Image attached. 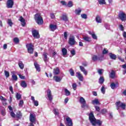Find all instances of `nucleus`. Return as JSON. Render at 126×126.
<instances>
[{
	"mask_svg": "<svg viewBox=\"0 0 126 126\" xmlns=\"http://www.w3.org/2000/svg\"><path fill=\"white\" fill-rule=\"evenodd\" d=\"M89 119L90 120L91 124L93 126H100L102 125V121L99 120H96L94 116V114H93V113H91L89 114Z\"/></svg>",
	"mask_w": 126,
	"mask_h": 126,
	"instance_id": "nucleus-1",
	"label": "nucleus"
},
{
	"mask_svg": "<svg viewBox=\"0 0 126 126\" xmlns=\"http://www.w3.org/2000/svg\"><path fill=\"white\" fill-rule=\"evenodd\" d=\"M34 19L38 25H42V24L44 23L43 18H42V16L40 14H36L34 16Z\"/></svg>",
	"mask_w": 126,
	"mask_h": 126,
	"instance_id": "nucleus-2",
	"label": "nucleus"
},
{
	"mask_svg": "<svg viewBox=\"0 0 126 126\" xmlns=\"http://www.w3.org/2000/svg\"><path fill=\"white\" fill-rule=\"evenodd\" d=\"M115 105L116 106L117 110H119L120 108H122V109H123V110L126 109V103H124L120 101H117L115 103Z\"/></svg>",
	"mask_w": 126,
	"mask_h": 126,
	"instance_id": "nucleus-3",
	"label": "nucleus"
},
{
	"mask_svg": "<svg viewBox=\"0 0 126 126\" xmlns=\"http://www.w3.org/2000/svg\"><path fill=\"white\" fill-rule=\"evenodd\" d=\"M26 47L28 49V52L29 54H33L34 52V46L32 43H28L26 45Z\"/></svg>",
	"mask_w": 126,
	"mask_h": 126,
	"instance_id": "nucleus-4",
	"label": "nucleus"
},
{
	"mask_svg": "<svg viewBox=\"0 0 126 126\" xmlns=\"http://www.w3.org/2000/svg\"><path fill=\"white\" fill-rule=\"evenodd\" d=\"M30 121L31 124H36V115L34 114H30Z\"/></svg>",
	"mask_w": 126,
	"mask_h": 126,
	"instance_id": "nucleus-5",
	"label": "nucleus"
},
{
	"mask_svg": "<svg viewBox=\"0 0 126 126\" xmlns=\"http://www.w3.org/2000/svg\"><path fill=\"white\" fill-rule=\"evenodd\" d=\"M76 43V41H75V38H74V36H70L68 40V44L70 45V46H73Z\"/></svg>",
	"mask_w": 126,
	"mask_h": 126,
	"instance_id": "nucleus-6",
	"label": "nucleus"
},
{
	"mask_svg": "<svg viewBox=\"0 0 126 126\" xmlns=\"http://www.w3.org/2000/svg\"><path fill=\"white\" fill-rule=\"evenodd\" d=\"M13 4H14V2H13V0H8L7 1L6 6L7 8H12Z\"/></svg>",
	"mask_w": 126,
	"mask_h": 126,
	"instance_id": "nucleus-7",
	"label": "nucleus"
},
{
	"mask_svg": "<svg viewBox=\"0 0 126 126\" xmlns=\"http://www.w3.org/2000/svg\"><path fill=\"white\" fill-rule=\"evenodd\" d=\"M119 18L122 20V21H126V13L124 12H121L119 14Z\"/></svg>",
	"mask_w": 126,
	"mask_h": 126,
	"instance_id": "nucleus-8",
	"label": "nucleus"
},
{
	"mask_svg": "<svg viewBox=\"0 0 126 126\" xmlns=\"http://www.w3.org/2000/svg\"><path fill=\"white\" fill-rule=\"evenodd\" d=\"M32 34L33 37L35 39H38V38H40V35L39 34V32L36 30H33L32 31Z\"/></svg>",
	"mask_w": 126,
	"mask_h": 126,
	"instance_id": "nucleus-9",
	"label": "nucleus"
},
{
	"mask_svg": "<svg viewBox=\"0 0 126 126\" xmlns=\"http://www.w3.org/2000/svg\"><path fill=\"white\" fill-rule=\"evenodd\" d=\"M76 77H77L78 78V79H79V80H80V81H83V79H84L83 75L82 74H81L80 72H76Z\"/></svg>",
	"mask_w": 126,
	"mask_h": 126,
	"instance_id": "nucleus-10",
	"label": "nucleus"
},
{
	"mask_svg": "<svg viewBox=\"0 0 126 126\" xmlns=\"http://www.w3.org/2000/svg\"><path fill=\"white\" fill-rule=\"evenodd\" d=\"M66 125L67 126H72V121H71V119L70 118L67 117L66 118Z\"/></svg>",
	"mask_w": 126,
	"mask_h": 126,
	"instance_id": "nucleus-11",
	"label": "nucleus"
},
{
	"mask_svg": "<svg viewBox=\"0 0 126 126\" xmlns=\"http://www.w3.org/2000/svg\"><path fill=\"white\" fill-rule=\"evenodd\" d=\"M60 18L61 20H63V21H65V22L68 21V18L67 17V15L66 14L62 15V16L60 17Z\"/></svg>",
	"mask_w": 126,
	"mask_h": 126,
	"instance_id": "nucleus-12",
	"label": "nucleus"
},
{
	"mask_svg": "<svg viewBox=\"0 0 126 126\" xmlns=\"http://www.w3.org/2000/svg\"><path fill=\"white\" fill-rule=\"evenodd\" d=\"M79 68L81 71H82V72H83L85 75H87V74H88V71H87V70L85 69V68H84L83 66H80Z\"/></svg>",
	"mask_w": 126,
	"mask_h": 126,
	"instance_id": "nucleus-13",
	"label": "nucleus"
},
{
	"mask_svg": "<svg viewBox=\"0 0 126 126\" xmlns=\"http://www.w3.org/2000/svg\"><path fill=\"white\" fill-rule=\"evenodd\" d=\"M47 96L49 98V101H52L53 100V95H52V92L48 90L47 91Z\"/></svg>",
	"mask_w": 126,
	"mask_h": 126,
	"instance_id": "nucleus-14",
	"label": "nucleus"
},
{
	"mask_svg": "<svg viewBox=\"0 0 126 126\" xmlns=\"http://www.w3.org/2000/svg\"><path fill=\"white\" fill-rule=\"evenodd\" d=\"M19 20L22 23V26H23V27H24V26H25V25L26 24V23H25V19L23 18V16H21L20 17Z\"/></svg>",
	"mask_w": 126,
	"mask_h": 126,
	"instance_id": "nucleus-15",
	"label": "nucleus"
},
{
	"mask_svg": "<svg viewBox=\"0 0 126 126\" xmlns=\"http://www.w3.org/2000/svg\"><path fill=\"white\" fill-rule=\"evenodd\" d=\"M43 61L45 63L49 61V58H48V54L46 53H44L43 54Z\"/></svg>",
	"mask_w": 126,
	"mask_h": 126,
	"instance_id": "nucleus-16",
	"label": "nucleus"
},
{
	"mask_svg": "<svg viewBox=\"0 0 126 126\" xmlns=\"http://www.w3.org/2000/svg\"><path fill=\"white\" fill-rule=\"evenodd\" d=\"M92 103L93 105H100V101L98 99H94L92 101Z\"/></svg>",
	"mask_w": 126,
	"mask_h": 126,
	"instance_id": "nucleus-17",
	"label": "nucleus"
},
{
	"mask_svg": "<svg viewBox=\"0 0 126 126\" xmlns=\"http://www.w3.org/2000/svg\"><path fill=\"white\" fill-rule=\"evenodd\" d=\"M89 34L90 35H91L92 38H93L94 40H97V36H96V34H95V32H89Z\"/></svg>",
	"mask_w": 126,
	"mask_h": 126,
	"instance_id": "nucleus-18",
	"label": "nucleus"
},
{
	"mask_svg": "<svg viewBox=\"0 0 126 126\" xmlns=\"http://www.w3.org/2000/svg\"><path fill=\"white\" fill-rule=\"evenodd\" d=\"M109 77H110V78H112V79H114V78L116 77V73L114 70H112L109 74Z\"/></svg>",
	"mask_w": 126,
	"mask_h": 126,
	"instance_id": "nucleus-19",
	"label": "nucleus"
},
{
	"mask_svg": "<svg viewBox=\"0 0 126 126\" xmlns=\"http://www.w3.org/2000/svg\"><path fill=\"white\" fill-rule=\"evenodd\" d=\"M109 56L111 60H117V55L113 54L112 53H109Z\"/></svg>",
	"mask_w": 126,
	"mask_h": 126,
	"instance_id": "nucleus-20",
	"label": "nucleus"
},
{
	"mask_svg": "<svg viewBox=\"0 0 126 126\" xmlns=\"http://www.w3.org/2000/svg\"><path fill=\"white\" fill-rule=\"evenodd\" d=\"M54 79L56 82H60V81L62 80V78L58 76H54Z\"/></svg>",
	"mask_w": 126,
	"mask_h": 126,
	"instance_id": "nucleus-21",
	"label": "nucleus"
},
{
	"mask_svg": "<svg viewBox=\"0 0 126 126\" xmlns=\"http://www.w3.org/2000/svg\"><path fill=\"white\" fill-rule=\"evenodd\" d=\"M79 102L80 104H82V105H83L84 104H85L86 103V100H85V99H84L83 97H80Z\"/></svg>",
	"mask_w": 126,
	"mask_h": 126,
	"instance_id": "nucleus-22",
	"label": "nucleus"
},
{
	"mask_svg": "<svg viewBox=\"0 0 126 126\" xmlns=\"http://www.w3.org/2000/svg\"><path fill=\"white\" fill-rule=\"evenodd\" d=\"M50 29L51 31H55L57 29V26L51 24L50 25Z\"/></svg>",
	"mask_w": 126,
	"mask_h": 126,
	"instance_id": "nucleus-23",
	"label": "nucleus"
},
{
	"mask_svg": "<svg viewBox=\"0 0 126 126\" xmlns=\"http://www.w3.org/2000/svg\"><path fill=\"white\" fill-rule=\"evenodd\" d=\"M34 65L36 70H37V71H40L41 68H40V65H39V64L36 62L34 63Z\"/></svg>",
	"mask_w": 126,
	"mask_h": 126,
	"instance_id": "nucleus-24",
	"label": "nucleus"
},
{
	"mask_svg": "<svg viewBox=\"0 0 126 126\" xmlns=\"http://www.w3.org/2000/svg\"><path fill=\"white\" fill-rule=\"evenodd\" d=\"M53 73L55 75H57L60 73V69L59 68L57 67L54 69Z\"/></svg>",
	"mask_w": 126,
	"mask_h": 126,
	"instance_id": "nucleus-25",
	"label": "nucleus"
},
{
	"mask_svg": "<svg viewBox=\"0 0 126 126\" xmlns=\"http://www.w3.org/2000/svg\"><path fill=\"white\" fill-rule=\"evenodd\" d=\"M104 81H105V79H104V77L100 76L98 81L99 84H103V83H104Z\"/></svg>",
	"mask_w": 126,
	"mask_h": 126,
	"instance_id": "nucleus-26",
	"label": "nucleus"
},
{
	"mask_svg": "<svg viewBox=\"0 0 126 126\" xmlns=\"http://www.w3.org/2000/svg\"><path fill=\"white\" fill-rule=\"evenodd\" d=\"M83 39L86 41V42H91V38L89 36H86L83 37Z\"/></svg>",
	"mask_w": 126,
	"mask_h": 126,
	"instance_id": "nucleus-27",
	"label": "nucleus"
},
{
	"mask_svg": "<svg viewBox=\"0 0 126 126\" xmlns=\"http://www.w3.org/2000/svg\"><path fill=\"white\" fill-rule=\"evenodd\" d=\"M16 117L18 119H21L22 118V113L20 111H18L16 113Z\"/></svg>",
	"mask_w": 126,
	"mask_h": 126,
	"instance_id": "nucleus-28",
	"label": "nucleus"
},
{
	"mask_svg": "<svg viewBox=\"0 0 126 126\" xmlns=\"http://www.w3.org/2000/svg\"><path fill=\"white\" fill-rule=\"evenodd\" d=\"M92 60L93 62H96L98 61V56L97 55H94L92 56Z\"/></svg>",
	"mask_w": 126,
	"mask_h": 126,
	"instance_id": "nucleus-29",
	"label": "nucleus"
},
{
	"mask_svg": "<svg viewBox=\"0 0 126 126\" xmlns=\"http://www.w3.org/2000/svg\"><path fill=\"white\" fill-rule=\"evenodd\" d=\"M81 10H82L80 8L76 9L75 11V14H77V15H80V13H81Z\"/></svg>",
	"mask_w": 126,
	"mask_h": 126,
	"instance_id": "nucleus-30",
	"label": "nucleus"
},
{
	"mask_svg": "<svg viewBox=\"0 0 126 126\" xmlns=\"http://www.w3.org/2000/svg\"><path fill=\"white\" fill-rule=\"evenodd\" d=\"M12 78L13 79V80H15V81H17V76L16 75L14 74V71L12 72Z\"/></svg>",
	"mask_w": 126,
	"mask_h": 126,
	"instance_id": "nucleus-31",
	"label": "nucleus"
},
{
	"mask_svg": "<svg viewBox=\"0 0 126 126\" xmlns=\"http://www.w3.org/2000/svg\"><path fill=\"white\" fill-rule=\"evenodd\" d=\"M95 21H96L97 23H101V22H102V20H101V18L100 17V16H97L96 17Z\"/></svg>",
	"mask_w": 126,
	"mask_h": 126,
	"instance_id": "nucleus-32",
	"label": "nucleus"
},
{
	"mask_svg": "<svg viewBox=\"0 0 126 126\" xmlns=\"http://www.w3.org/2000/svg\"><path fill=\"white\" fill-rule=\"evenodd\" d=\"M18 65L21 69H23V68H24V64H23V63H22V62H19L18 63Z\"/></svg>",
	"mask_w": 126,
	"mask_h": 126,
	"instance_id": "nucleus-33",
	"label": "nucleus"
},
{
	"mask_svg": "<svg viewBox=\"0 0 126 126\" xmlns=\"http://www.w3.org/2000/svg\"><path fill=\"white\" fill-rule=\"evenodd\" d=\"M62 54L63 57H64V56H66V54H67V50L65 48H63L62 49Z\"/></svg>",
	"mask_w": 126,
	"mask_h": 126,
	"instance_id": "nucleus-34",
	"label": "nucleus"
},
{
	"mask_svg": "<svg viewBox=\"0 0 126 126\" xmlns=\"http://www.w3.org/2000/svg\"><path fill=\"white\" fill-rule=\"evenodd\" d=\"M117 85H118V82H117L116 84L115 83H112L110 85V87L112 88V89H115Z\"/></svg>",
	"mask_w": 126,
	"mask_h": 126,
	"instance_id": "nucleus-35",
	"label": "nucleus"
},
{
	"mask_svg": "<svg viewBox=\"0 0 126 126\" xmlns=\"http://www.w3.org/2000/svg\"><path fill=\"white\" fill-rule=\"evenodd\" d=\"M21 86L22 87H23V88H26V87H27V84H26V82L24 81L21 82Z\"/></svg>",
	"mask_w": 126,
	"mask_h": 126,
	"instance_id": "nucleus-36",
	"label": "nucleus"
},
{
	"mask_svg": "<svg viewBox=\"0 0 126 126\" xmlns=\"http://www.w3.org/2000/svg\"><path fill=\"white\" fill-rule=\"evenodd\" d=\"M64 93L66 96H69L70 95V92L67 89H64Z\"/></svg>",
	"mask_w": 126,
	"mask_h": 126,
	"instance_id": "nucleus-37",
	"label": "nucleus"
},
{
	"mask_svg": "<svg viewBox=\"0 0 126 126\" xmlns=\"http://www.w3.org/2000/svg\"><path fill=\"white\" fill-rule=\"evenodd\" d=\"M53 112L55 116H59V109L54 108L53 110Z\"/></svg>",
	"mask_w": 126,
	"mask_h": 126,
	"instance_id": "nucleus-38",
	"label": "nucleus"
},
{
	"mask_svg": "<svg viewBox=\"0 0 126 126\" xmlns=\"http://www.w3.org/2000/svg\"><path fill=\"white\" fill-rule=\"evenodd\" d=\"M81 107L83 108V109H88L89 108V105H87L86 102V103L81 105Z\"/></svg>",
	"mask_w": 126,
	"mask_h": 126,
	"instance_id": "nucleus-39",
	"label": "nucleus"
},
{
	"mask_svg": "<svg viewBox=\"0 0 126 126\" xmlns=\"http://www.w3.org/2000/svg\"><path fill=\"white\" fill-rule=\"evenodd\" d=\"M99 4H106V1L105 0H97Z\"/></svg>",
	"mask_w": 126,
	"mask_h": 126,
	"instance_id": "nucleus-40",
	"label": "nucleus"
},
{
	"mask_svg": "<svg viewBox=\"0 0 126 126\" xmlns=\"http://www.w3.org/2000/svg\"><path fill=\"white\" fill-rule=\"evenodd\" d=\"M16 97L17 98V100H20L21 99V94L17 93L16 94Z\"/></svg>",
	"mask_w": 126,
	"mask_h": 126,
	"instance_id": "nucleus-41",
	"label": "nucleus"
},
{
	"mask_svg": "<svg viewBox=\"0 0 126 126\" xmlns=\"http://www.w3.org/2000/svg\"><path fill=\"white\" fill-rule=\"evenodd\" d=\"M13 41L15 44H18L19 43V38L15 37L13 39Z\"/></svg>",
	"mask_w": 126,
	"mask_h": 126,
	"instance_id": "nucleus-42",
	"label": "nucleus"
},
{
	"mask_svg": "<svg viewBox=\"0 0 126 126\" xmlns=\"http://www.w3.org/2000/svg\"><path fill=\"white\" fill-rule=\"evenodd\" d=\"M8 24L11 27L12 26L13 23H12V21L10 19H8L7 21Z\"/></svg>",
	"mask_w": 126,
	"mask_h": 126,
	"instance_id": "nucleus-43",
	"label": "nucleus"
},
{
	"mask_svg": "<svg viewBox=\"0 0 126 126\" xmlns=\"http://www.w3.org/2000/svg\"><path fill=\"white\" fill-rule=\"evenodd\" d=\"M5 76L7 78L9 77V72L6 70L4 71Z\"/></svg>",
	"mask_w": 126,
	"mask_h": 126,
	"instance_id": "nucleus-44",
	"label": "nucleus"
},
{
	"mask_svg": "<svg viewBox=\"0 0 126 126\" xmlns=\"http://www.w3.org/2000/svg\"><path fill=\"white\" fill-rule=\"evenodd\" d=\"M69 72L71 76H74V71L72 69H70Z\"/></svg>",
	"mask_w": 126,
	"mask_h": 126,
	"instance_id": "nucleus-45",
	"label": "nucleus"
},
{
	"mask_svg": "<svg viewBox=\"0 0 126 126\" xmlns=\"http://www.w3.org/2000/svg\"><path fill=\"white\" fill-rule=\"evenodd\" d=\"M81 16L84 19H87V15L86 14H82L81 15Z\"/></svg>",
	"mask_w": 126,
	"mask_h": 126,
	"instance_id": "nucleus-46",
	"label": "nucleus"
},
{
	"mask_svg": "<svg viewBox=\"0 0 126 126\" xmlns=\"http://www.w3.org/2000/svg\"><path fill=\"white\" fill-rule=\"evenodd\" d=\"M103 70H103L102 69H98L97 70V72L100 75H101L102 73H103Z\"/></svg>",
	"mask_w": 126,
	"mask_h": 126,
	"instance_id": "nucleus-47",
	"label": "nucleus"
},
{
	"mask_svg": "<svg viewBox=\"0 0 126 126\" xmlns=\"http://www.w3.org/2000/svg\"><path fill=\"white\" fill-rule=\"evenodd\" d=\"M72 88L74 90H76V88L77 87V85H76V83H73L72 85Z\"/></svg>",
	"mask_w": 126,
	"mask_h": 126,
	"instance_id": "nucleus-48",
	"label": "nucleus"
},
{
	"mask_svg": "<svg viewBox=\"0 0 126 126\" xmlns=\"http://www.w3.org/2000/svg\"><path fill=\"white\" fill-rule=\"evenodd\" d=\"M24 103V101H23V100H20V102L19 103V107H23Z\"/></svg>",
	"mask_w": 126,
	"mask_h": 126,
	"instance_id": "nucleus-49",
	"label": "nucleus"
},
{
	"mask_svg": "<svg viewBox=\"0 0 126 126\" xmlns=\"http://www.w3.org/2000/svg\"><path fill=\"white\" fill-rule=\"evenodd\" d=\"M73 4H72V2L71 1L68 2V4H67V6L68 7H72V6H73Z\"/></svg>",
	"mask_w": 126,
	"mask_h": 126,
	"instance_id": "nucleus-50",
	"label": "nucleus"
},
{
	"mask_svg": "<svg viewBox=\"0 0 126 126\" xmlns=\"http://www.w3.org/2000/svg\"><path fill=\"white\" fill-rule=\"evenodd\" d=\"M101 93H102L103 94H105V92H106V91H105V87H102L101 88Z\"/></svg>",
	"mask_w": 126,
	"mask_h": 126,
	"instance_id": "nucleus-51",
	"label": "nucleus"
},
{
	"mask_svg": "<svg viewBox=\"0 0 126 126\" xmlns=\"http://www.w3.org/2000/svg\"><path fill=\"white\" fill-rule=\"evenodd\" d=\"M108 52L109 51L106 48H104L102 51V54H103V55H105L106 54H107Z\"/></svg>",
	"mask_w": 126,
	"mask_h": 126,
	"instance_id": "nucleus-52",
	"label": "nucleus"
},
{
	"mask_svg": "<svg viewBox=\"0 0 126 126\" xmlns=\"http://www.w3.org/2000/svg\"><path fill=\"white\" fill-rule=\"evenodd\" d=\"M10 116L12 118H15V114L13 111L10 112Z\"/></svg>",
	"mask_w": 126,
	"mask_h": 126,
	"instance_id": "nucleus-53",
	"label": "nucleus"
},
{
	"mask_svg": "<svg viewBox=\"0 0 126 126\" xmlns=\"http://www.w3.org/2000/svg\"><path fill=\"white\" fill-rule=\"evenodd\" d=\"M33 103H34V106H36V107L39 105V102L37 100H34L33 101Z\"/></svg>",
	"mask_w": 126,
	"mask_h": 126,
	"instance_id": "nucleus-54",
	"label": "nucleus"
},
{
	"mask_svg": "<svg viewBox=\"0 0 126 126\" xmlns=\"http://www.w3.org/2000/svg\"><path fill=\"white\" fill-rule=\"evenodd\" d=\"M94 108L95 109V110L97 111V112H99L100 111V107L98 106H95Z\"/></svg>",
	"mask_w": 126,
	"mask_h": 126,
	"instance_id": "nucleus-55",
	"label": "nucleus"
},
{
	"mask_svg": "<svg viewBox=\"0 0 126 126\" xmlns=\"http://www.w3.org/2000/svg\"><path fill=\"white\" fill-rule=\"evenodd\" d=\"M119 28H120L121 31H124V26H123V25H120L119 26Z\"/></svg>",
	"mask_w": 126,
	"mask_h": 126,
	"instance_id": "nucleus-56",
	"label": "nucleus"
},
{
	"mask_svg": "<svg viewBox=\"0 0 126 126\" xmlns=\"http://www.w3.org/2000/svg\"><path fill=\"white\" fill-rule=\"evenodd\" d=\"M0 100H2V101H6V98H4L3 96H1V95L0 96Z\"/></svg>",
	"mask_w": 126,
	"mask_h": 126,
	"instance_id": "nucleus-57",
	"label": "nucleus"
},
{
	"mask_svg": "<svg viewBox=\"0 0 126 126\" xmlns=\"http://www.w3.org/2000/svg\"><path fill=\"white\" fill-rule=\"evenodd\" d=\"M19 76L20 78H21V79H25V76H23L21 74H19Z\"/></svg>",
	"mask_w": 126,
	"mask_h": 126,
	"instance_id": "nucleus-58",
	"label": "nucleus"
},
{
	"mask_svg": "<svg viewBox=\"0 0 126 126\" xmlns=\"http://www.w3.org/2000/svg\"><path fill=\"white\" fill-rule=\"evenodd\" d=\"M9 90L11 91L12 94H13V88H12V86H10L9 87Z\"/></svg>",
	"mask_w": 126,
	"mask_h": 126,
	"instance_id": "nucleus-59",
	"label": "nucleus"
},
{
	"mask_svg": "<svg viewBox=\"0 0 126 126\" xmlns=\"http://www.w3.org/2000/svg\"><path fill=\"white\" fill-rule=\"evenodd\" d=\"M70 53L72 55V56H74L75 55V50H72L70 51Z\"/></svg>",
	"mask_w": 126,
	"mask_h": 126,
	"instance_id": "nucleus-60",
	"label": "nucleus"
},
{
	"mask_svg": "<svg viewBox=\"0 0 126 126\" xmlns=\"http://www.w3.org/2000/svg\"><path fill=\"white\" fill-rule=\"evenodd\" d=\"M1 114L2 115V116H4L5 115V110H1Z\"/></svg>",
	"mask_w": 126,
	"mask_h": 126,
	"instance_id": "nucleus-61",
	"label": "nucleus"
},
{
	"mask_svg": "<svg viewBox=\"0 0 126 126\" xmlns=\"http://www.w3.org/2000/svg\"><path fill=\"white\" fill-rule=\"evenodd\" d=\"M61 3H62V4H63V5H66V2H65L64 1H61Z\"/></svg>",
	"mask_w": 126,
	"mask_h": 126,
	"instance_id": "nucleus-62",
	"label": "nucleus"
},
{
	"mask_svg": "<svg viewBox=\"0 0 126 126\" xmlns=\"http://www.w3.org/2000/svg\"><path fill=\"white\" fill-rule=\"evenodd\" d=\"M88 64L86 62H83L82 63V65H83V66H87L88 65Z\"/></svg>",
	"mask_w": 126,
	"mask_h": 126,
	"instance_id": "nucleus-63",
	"label": "nucleus"
},
{
	"mask_svg": "<svg viewBox=\"0 0 126 126\" xmlns=\"http://www.w3.org/2000/svg\"><path fill=\"white\" fill-rule=\"evenodd\" d=\"M123 36L124 38H126V32H123Z\"/></svg>",
	"mask_w": 126,
	"mask_h": 126,
	"instance_id": "nucleus-64",
	"label": "nucleus"
}]
</instances>
